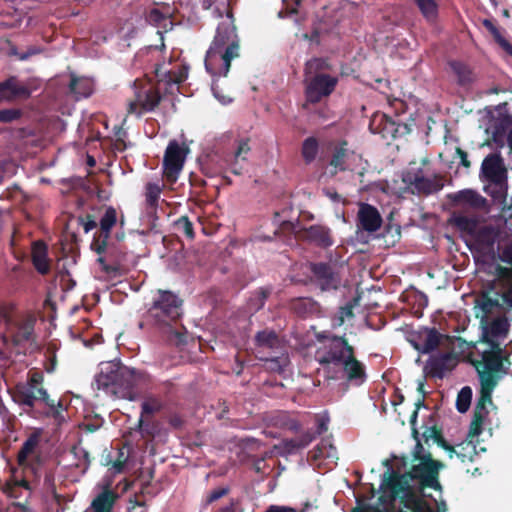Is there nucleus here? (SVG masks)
Listing matches in <instances>:
<instances>
[{
	"mask_svg": "<svg viewBox=\"0 0 512 512\" xmlns=\"http://www.w3.org/2000/svg\"><path fill=\"white\" fill-rule=\"evenodd\" d=\"M480 380V393L470 423V436H479L488 415L487 404L492 405V393L499 381L508 374L511 365L509 355L483 352L480 361L473 363Z\"/></svg>",
	"mask_w": 512,
	"mask_h": 512,
	"instance_id": "nucleus-1",
	"label": "nucleus"
},
{
	"mask_svg": "<svg viewBox=\"0 0 512 512\" xmlns=\"http://www.w3.org/2000/svg\"><path fill=\"white\" fill-rule=\"evenodd\" d=\"M182 304V299L175 293L159 290L147 312V318L163 340L174 346L186 343V335L182 332L184 327L180 323Z\"/></svg>",
	"mask_w": 512,
	"mask_h": 512,
	"instance_id": "nucleus-2",
	"label": "nucleus"
},
{
	"mask_svg": "<svg viewBox=\"0 0 512 512\" xmlns=\"http://www.w3.org/2000/svg\"><path fill=\"white\" fill-rule=\"evenodd\" d=\"M149 382V375L144 371L129 368L121 363H101L100 371L95 376V385L107 395L135 400L144 385Z\"/></svg>",
	"mask_w": 512,
	"mask_h": 512,
	"instance_id": "nucleus-3",
	"label": "nucleus"
},
{
	"mask_svg": "<svg viewBox=\"0 0 512 512\" xmlns=\"http://www.w3.org/2000/svg\"><path fill=\"white\" fill-rule=\"evenodd\" d=\"M239 50V39L235 29L226 24L219 25L206 53V70L212 76H227L231 61L239 57Z\"/></svg>",
	"mask_w": 512,
	"mask_h": 512,
	"instance_id": "nucleus-4",
	"label": "nucleus"
},
{
	"mask_svg": "<svg viewBox=\"0 0 512 512\" xmlns=\"http://www.w3.org/2000/svg\"><path fill=\"white\" fill-rule=\"evenodd\" d=\"M43 374L31 370L25 383H17L13 389L12 398L19 406L32 410L37 403H43L50 410L53 417H58L63 409L62 402L51 399L43 387Z\"/></svg>",
	"mask_w": 512,
	"mask_h": 512,
	"instance_id": "nucleus-5",
	"label": "nucleus"
},
{
	"mask_svg": "<svg viewBox=\"0 0 512 512\" xmlns=\"http://www.w3.org/2000/svg\"><path fill=\"white\" fill-rule=\"evenodd\" d=\"M381 489L389 493V500L399 499L401 508L396 512H433L430 505L422 498L419 489L416 490L411 483L398 478V473L388 470L383 475Z\"/></svg>",
	"mask_w": 512,
	"mask_h": 512,
	"instance_id": "nucleus-6",
	"label": "nucleus"
},
{
	"mask_svg": "<svg viewBox=\"0 0 512 512\" xmlns=\"http://www.w3.org/2000/svg\"><path fill=\"white\" fill-rule=\"evenodd\" d=\"M315 352V359L323 369L324 376H329L348 357L355 353V348L344 336L332 335Z\"/></svg>",
	"mask_w": 512,
	"mask_h": 512,
	"instance_id": "nucleus-7",
	"label": "nucleus"
},
{
	"mask_svg": "<svg viewBox=\"0 0 512 512\" xmlns=\"http://www.w3.org/2000/svg\"><path fill=\"white\" fill-rule=\"evenodd\" d=\"M443 466L442 462L432 458L431 453H427L426 459L419 461L416 465H412L409 471L404 474L398 473V478L406 480L408 483L413 480L418 481L419 492H423L426 488L441 491L442 486L439 482V472Z\"/></svg>",
	"mask_w": 512,
	"mask_h": 512,
	"instance_id": "nucleus-8",
	"label": "nucleus"
},
{
	"mask_svg": "<svg viewBox=\"0 0 512 512\" xmlns=\"http://www.w3.org/2000/svg\"><path fill=\"white\" fill-rule=\"evenodd\" d=\"M134 97L128 101L127 112L138 117L153 112L162 100L159 89L150 83L135 80L133 83Z\"/></svg>",
	"mask_w": 512,
	"mask_h": 512,
	"instance_id": "nucleus-9",
	"label": "nucleus"
},
{
	"mask_svg": "<svg viewBox=\"0 0 512 512\" xmlns=\"http://www.w3.org/2000/svg\"><path fill=\"white\" fill-rule=\"evenodd\" d=\"M402 181L412 190L413 193L429 195L440 191L443 188L440 176L434 178L425 177L422 166L416 161H411L408 168L402 173Z\"/></svg>",
	"mask_w": 512,
	"mask_h": 512,
	"instance_id": "nucleus-10",
	"label": "nucleus"
},
{
	"mask_svg": "<svg viewBox=\"0 0 512 512\" xmlns=\"http://www.w3.org/2000/svg\"><path fill=\"white\" fill-rule=\"evenodd\" d=\"M337 83L338 78L331 75H313L304 78L305 102L302 108L308 110L311 104H317L323 98L329 97L334 92Z\"/></svg>",
	"mask_w": 512,
	"mask_h": 512,
	"instance_id": "nucleus-11",
	"label": "nucleus"
},
{
	"mask_svg": "<svg viewBox=\"0 0 512 512\" xmlns=\"http://www.w3.org/2000/svg\"><path fill=\"white\" fill-rule=\"evenodd\" d=\"M189 148L185 144H179L177 140L169 141L163 157V175L173 184L181 173Z\"/></svg>",
	"mask_w": 512,
	"mask_h": 512,
	"instance_id": "nucleus-12",
	"label": "nucleus"
},
{
	"mask_svg": "<svg viewBox=\"0 0 512 512\" xmlns=\"http://www.w3.org/2000/svg\"><path fill=\"white\" fill-rule=\"evenodd\" d=\"M480 176L500 190L507 188L508 171L500 153H490L484 158Z\"/></svg>",
	"mask_w": 512,
	"mask_h": 512,
	"instance_id": "nucleus-13",
	"label": "nucleus"
},
{
	"mask_svg": "<svg viewBox=\"0 0 512 512\" xmlns=\"http://www.w3.org/2000/svg\"><path fill=\"white\" fill-rule=\"evenodd\" d=\"M369 129L373 134H379L384 140H394L404 137L411 132L407 123L396 122L384 113H375L369 123Z\"/></svg>",
	"mask_w": 512,
	"mask_h": 512,
	"instance_id": "nucleus-14",
	"label": "nucleus"
},
{
	"mask_svg": "<svg viewBox=\"0 0 512 512\" xmlns=\"http://www.w3.org/2000/svg\"><path fill=\"white\" fill-rule=\"evenodd\" d=\"M331 380H345L352 386H361L367 380L365 365L356 358L354 353L346 359L338 368L326 377Z\"/></svg>",
	"mask_w": 512,
	"mask_h": 512,
	"instance_id": "nucleus-15",
	"label": "nucleus"
},
{
	"mask_svg": "<svg viewBox=\"0 0 512 512\" xmlns=\"http://www.w3.org/2000/svg\"><path fill=\"white\" fill-rule=\"evenodd\" d=\"M36 317L33 314H25L9 322L10 342L14 347H22L26 343L36 341L35 334Z\"/></svg>",
	"mask_w": 512,
	"mask_h": 512,
	"instance_id": "nucleus-16",
	"label": "nucleus"
},
{
	"mask_svg": "<svg viewBox=\"0 0 512 512\" xmlns=\"http://www.w3.org/2000/svg\"><path fill=\"white\" fill-rule=\"evenodd\" d=\"M309 267L312 273L311 281L321 291L337 290L339 288L341 278L333 265L326 262H312Z\"/></svg>",
	"mask_w": 512,
	"mask_h": 512,
	"instance_id": "nucleus-17",
	"label": "nucleus"
},
{
	"mask_svg": "<svg viewBox=\"0 0 512 512\" xmlns=\"http://www.w3.org/2000/svg\"><path fill=\"white\" fill-rule=\"evenodd\" d=\"M117 223V212L112 206L105 209L104 214L99 221V231H97L91 242V249L98 255L104 254L108 248V240L111 230Z\"/></svg>",
	"mask_w": 512,
	"mask_h": 512,
	"instance_id": "nucleus-18",
	"label": "nucleus"
},
{
	"mask_svg": "<svg viewBox=\"0 0 512 512\" xmlns=\"http://www.w3.org/2000/svg\"><path fill=\"white\" fill-rule=\"evenodd\" d=\"M458 356L455 352H445L432 355L427 361L429 374L437 378H443L445 373L453 370L458 364Z\"/></svg>",
	"mask_w": 512,
	"mask_h": 512,
	"instance_id": "nucleus-19",
	"label": "nucleus"
},
{
	"mask_svg": "<svg viewBox=\"0 0 512 512\" xmlns=\"http://www.w3.org/2000/svg\"><path fill=\"white\" fill-rule=\"evenodd\" d=\"M494 275L497 294L508 308H512V268L497 264Z\"/></svg>",
	"mask_w": 512,
	"mask_h": 512,
	"instance_id": "nucleus-20",
	"label": "nucleus"
},
{
	"mask_svg": "<svg viewBox=\"0 0 512 512\" xmlns=\"http://www.w3.org/2000/svg\"><path fill=\"white\" fill-rule=\"evenodd\" d=\"M31 91L22 84L16 76H9L4 81H0V98L2 102H12L16 99H27Z\"/></svg>",
	"mask_w": 512,
	"mask_h": 512,
	"instance_id": "nucleus-21",
	"label": "nucleus"
},
{
	"mask_svg": "<svg viewBox=\"0 0 512 512\" xmlns=\"http://www.w3.org/2000/svg\"><path fill=\"white\" fill-rule=\"evenodd\" d=\"M357 220L358 227L369 233L378 231L383 223L378 209L368 203L360 204Z\"/></svg>",
	"mask_w": 512,
	"mask_h": 512,
	"instance_id": "nucleus-22",
	"label": "nucleus"
},
{
	"mask_svg": "<svg viewBox=\"0 0 512 512\" xmlns=\"http://www.w3.org/2000/svg\"><path fill=\"white\" fill-rule=\"evenodd\" d=\"M254 343L258 349V353L264 350H270L273 354L284 351L283 341L272 329L258 331L254 337Z\"/></svg>",
	"mask_w": 512,
	"mask_h": 512,
	"instance_id": "nucleus-23",
	"label": "nucleus"
},
{
	"mask_svg": "<svg viewBox=\"0 0 512 512\" xmlns=\"http://www.w3.org/2000/svg\"><path fill=\"white\" fill-rule=\"evenodd\" d=\"M303 237L321 248H328L334 244L330 228L324 225L316 224L303 229Z\"/></svg>",
	"mask_w": 512,
	"mask_h": 512,
	"instance_id": "nucleus-24",
	"label": "nucleus"
},
{
	"mask_svg": "<svg viewBox=\"0 0 512 512\" xmlns=\"http://www.w3.org/2000/svg\"><path fill=\"white\" fill-rule=\"evenodd\" d=\"M421 344H417L415 348L423 354L434 351L443 339L448 340L449 336L440 333L435 327L424 328L419 332Z\"/></svg>",
	"mask_w": 512,
	"mask_h": 512,
	"instance_id": "nucleus-25",
	"label": "nucleus"
},
{
	"mask_svg": "<svg viewBox=\"0 0 512 512\" xmlns=\"http://www.w3.org/2000/svg\"><path fill=\"white\" fill-rule=\"evenodd\" d=\"M155 75L159 82L166 84H180L188 77V67L186 65H178L177 67L167 70L165 64H158L155 68Z\"/></svg>",
	"mask_w": 512,
	"mask_h": 512,
	"instance_id": "nucleus-26",
	"label": "nucleus"
},
{
	"mask_svg": "<svg viewBox=\"0 0 512 512\" xmlns=\"http://www.w3.org/2000/svg\"><path fill=\"white\" fill-rule=\"evenodd\" d=\"M452 201L456 205H467L476 210H482L487 207V199L471 189H465L457 192L452 196Z\"/></svg>",
	"mask_w": 512,
	"mask_h": 512,
	"instance_id": "nucleus-27",
	"label": "nucleus"
},
{
	"mask_svg": "<svg viewBox=\"0 0 512 512\" xmlns=\"http://www.w3.org/2000/svg\"><path fill=\"white\" fill-rule=\"evenodd\" d=\"M119 498L117 492L106 486L91 502L93 512H112Z\"/></svg>",
	"mask_w": 512,
	"mask_h": 512,
	"instance_id": "nucleus-28",
	"label": "nucleus"
},
{
	"mask_svg": "<svg viewBox=\"0 0 512 512\" xmlns=\"http://www.w3.org/2000/svg\"><path fill=\"white\" fill-rule=\"evenodd\" d=\"M448 67L456 78L459 86H468L475 80L472 68L465 62L459 60L448 61Z\"/></svg>",
	"mask_w": 512,
	"mask_h": 512,
	"instance_id": "nucleus-29",
	"label": "nucleus"
},
{
	"mask_svg": "<svg viewBox=\"0 0 512 512\" xmlns=\"http://www.w3.org/2000/svg\"><path fill=\"white\" fill-rule=\"evenodd\" d=\"M290 309L301 318L310 317L319 312V304L310 297L292 299Z\"/></svg>",
	"mask_w": 512,
	"mask_h": 512,
	"instance_id": "nucleus-30",
	"label": "nucleus"
},
{
	"mask_svg": "<svg viewBox=\"0 0 512 512\" xmlns=\"http://www.w3.org/2000/svg\"><path fill=\"white\" fill-rule=\"evenodd\" d=\"M32 262L35 269L42 275L50 270V264L47 259V247L41 242H34L32 245Z\"/></svg>",
	"mask_w": 512,
	"mask_h": 512,
	"instance_id": "nucleus-31",
	"label": "nucleus"
},
{
	"mask_svg": "<svg viewBox=\"0 0 512 512\" xmlns=\"http://www.w3.org/2000/svg\"><path fill=\"white\" fill-rule=\"evenodd\" d=\"M69 89L76 99L87 98L93 93L94 84L90 78L72 76Z\"/></svg>",
	"mask_w": 512,
	"mask_h": 512,
	"instance_id": "nucleus-32",
	"label": "nucleus"
},
{
	"mask_svg": "<svg viewBox=\"0 0 512 512\" xmlns=\"http://www.w3.org/2000/svg\"><path fill=\"white\" fill-rule=\"evenodd\" d=\"M249 138H241L237 141V147L233 155V161L231 162V172L235 175L242 173L243 167L239 165V161H246L248 154L251 151L249 145Z\"/></svg>",
	"mask_w": 512,
	"mask_h": 512,
	"instance_id": "nucleus-33",
	"label": "nucleus"
},
{
	"mask_svg": "<svg viewBox=\"0 0 512 512\" xmlns=\"http://www.w3.org/2000/svg\"><path fill=\"white\" fill-rule=\"evenodd\" d=\"M348 143L346 140L340 141L333 149L329 165L337 171L346 170V159L348 156Z\"/></svg>",
	"mask_w": 512,
	"mask_h": 512,
	"instance_id": "nucleus-34",
	"label": "nucleus"
},
{
	"mask_svg": "<svg viewBox=\"0 0 512 512\" xmlns=\"http://www.w3.org/2000/svg\"><path fill=\"white\" fill-rule=\"evenodd\" d=\"M259 360L265 362V368L268 371L271 372H277L282 373L284 371V368L289 363L288 355L285 354L283 351L274 354L269 357H263V356H257Z\"/></svg>",
	"mask_w": 512,
	"mask_h": 512,
	"instance_id": "nucleus-35",
	"label": "nucleus"
},
{
	"mask_svg": "<svg viewBox=\"0 0 512 512\" xmlns=\"http://www.w3.org/2000/svg\"><path fill=\"white\" fill-rule=\"evenodd\" d=\"M329 69L330 64L327 59L317 57L312 58L305 63L304 78H308L313 75H327L324 72Z\"/></svg>",
	"mask_w": 512,
	"mask_h": 512,
	"instance_id": "nucleus-36",
	"label": "nucleus"
},
{
	"mask_svg": "<svg viewBox=\"0 0 512 512\" xmlns=\"http://www.w3.org/2000/svg\"><path fill=\"white\" fill-rule=\"evenodd\" d=\"M451 223L461 232L468 234L475 233L478 225L476 218L457 213H453Z\"/></svg>",
	"mask_w": 512,
	"mask_h": 512,
	"instance_id": "nucleus-37",
	"label": "nucleus"
},
{
	"mask_svg": "<svg viewBox=\"0 0 512 512\" xmlns=\"http://www.w3.org/2000/svg\"><path fill=\"white\" fill-rule=\"evenodd\" d=\"M39 444V436L37 434H31L22 444L18 454L17 462L20 466L27 463L28 457L35 451Z\"/></svg>",
	"mask_w": 512,
	"mask_h": 512,
	"instance_id": "nucleus-38",
	"label": "nucleus"
},
{
	"mask_svg": "<svg viewBox=\"0 0 512 512\" xmlns=\"http://www.w3.org/2000/svg\"><path fill=\"white\" fill-rule=\"evenodd\" d=\"M319 152V142L314 136L306 138L301 147V155L305 164H311L317 157Z\"/></svg>",
	"mask_w": 512,
	"mask_h": 512,
	"instance_id": "nucleus-39",
	"label": "nucleus"
},
{
	"mask_svg": "<svg viewBox=\"0 0 512 512\" xmlns=\"http://www.w3.org/2000/svg\"><path fill=\"white\" fill-rule=\"evenodd\" d=\"M476 436H470V430L467 434V440L457 445L456 456L462 463L473 461V456L476 453V446L473 444V439Z\"/></svg>",
	"mask_w": 512,
	"mask_h": 512,
	"instance_id": "nucleus-40",
	"label": "nucleus"
},
{
	"mask_svg": "<svg viewBox=\"0 0 512 512\" xmlns=\"http://www.w3.org/2000/svg\"><path fill=\"white\" fill-rule=\"evenodd\" d=\"M476 240L482 250L493 251L497 233L492 228L484 227L478 232Z\"/></svg>",
	"mask_w": 512,
	"mask_h": 512,
	"instance_id": "nucleus-41",
	"label": "nucleus"
},
{
	"mask_svg": "<svg viewBox=\"0 0 512 512\" xmlns=\"http://www.w3.org/2000/svg\"><path fill=\"white\" fill-rule=\"evenodd\" d=\"M161 192L162 187L159 184L153 182H149L146 184L145 197L148 209L154 212L157 210Z\"/></svg>",
	"mask_w": 512,
	"mask_h": 512,
	"instance_id": "nucleus-42",
	"label": "nucleus"
},
{
	"mask_svg": "<svg viewBox=\"0 0 512 512\" xmlns=\"http://www.w3.org/2000/svg\"><path fill=\"white\" fill-rule=\"evenodd\" d=\"M271 292L272 290L269 287H261L257 289L249 299V309L255 312L262 309Z\"/></svg>",
	"mask_w": 512,
	"mask_h": 512,
	"instance_id": "nucleus-43",
	"label": "nucleus"
},
{
	"mask_svg": "<svg viewBox=\"0 0 512 512\" xmlns=\"http://www.w3.org/2000/svg\"><path fill=\"white\" fill-rule=\"evenodd\" d=\"M422 15L429 21L438 16V4L435 0H414Z\"/></svg>",
	"mask_w": 512,
	"mask_h": 512,
	"instance_id": "nucleus-44",
	"label": "nucleus"
},
{
	"mask_svg": "<svg viewBox=\"0 0 512 512\" xmlns=\"http://www.w3.org/2000/svg\"><path fill=\"white\" fill-rule=\"evenodd\" d=\"M472 400V389L470 386H464L458 393L456 399V408L458 412L465 413L468 411Z\"/></svg>",
	"mask_w": 512,
	"mask_h": 512,
	"instance_id": "nucleus-45",
	"label": "nucleus"
},
{
	"mask_svg": "<svg viewBox=\"0 0 512 512\" xmlns=\"http://www.w3.org/2000/svg\"><path fill=\"white\" fill-rule=\"evenodd\" d=\"M509 331V323L505 317L494 319L489 327L488 333L492 337L506 336Z\"/></svg>",
	"mask_w": 512,
	"mask_h": 512,
	"instance_id": "nucleus-46",
	"label": "nucleus"
},
{
	"mask_svg": "<svg viewBox=\"0 0 512 512\" xmlns=\"http://www.w3.org/2000/svg\"><path fill=\"white\" fill-rule=\"evenodd\" d=\"M173 226L178 233L183 234L188 239H193L195 237L193 224L187 216L179 217L174 221Z\"/></svg>",
	"mask_w": 512,
	"mask_h": 512,
	"instance_id": "nucleus-47",
	"label": "nucleus"
},
{
	"mask_svg": "<svg viewBox=\"0 0 512 512\" xmlns=\"http://www.w3.org/2000/svg\"><path fill=\"white\" fill-rule=\"evenodd\" d=\"M71 452L78 460L76 466L82 468L83 471H86L91 463L90 453L80 445L73 446Z\"/></svg>",
	"mask_w": 512,
	"mask_h": 512,
	"instance_id": "nucleus-48",
	"label": "nucleus"
},
{
	"mask_svg": "<svg viewBox=\"0 0 512 512\" xmlns=\"http://www.w3.org/2000/svg\"><path fill=\"white\" fill-rule=\"evenodd\" d=\"M17 165L13 160L5 159L0 161V184L4 180L13 177L17 173Z\"/></svg>",
	"mask_w": 512,
	"mask_h": 512,
	"instance_id": "nucleus-49",
	"label": "nucleus"
},
{
	"mask_svg": "<svg viewBox=\"0 0 512 512\" xmlns=\"http://www.w3.org/2000/svg\"><path fill=\"white\" fill-rule=\"evenodd\" d=\"M161 409H162V403L155 398H150V399L144 401L141 404V418H140L139 422L142 423V418L144 415L154 414L156 412H159Z\"/></svg>",
	"mask_w": 512,
	"mask_h": 512,
	"instance_id": "nucleus-50",
	"label": "nucleus"
},
{
	"mask_svg": "<svg viewBox=\"0 0 512 512\" xmlns=\"http://www.w3.org/2000/svg\"><path fill=\"white\" fill-rule=\"evenodd\" d=\"M481 311L483 312V317H488L493 313L495 308L501 307L499 301L497 299H492L487 295H484L481 301L478 303Z\"/></svg>",
	"mask_w": 512,
	"mask_h": 512,
	"instance_id": "nucleus-51",
	"label": "nucleus"
},
{
	"mask_svg": "<svg viewBox=\"0 0 512 512\" xmlns=\"http://www.w3.org/2000/svg\"><path fill=\"white\" fill-rule=\"evenodd\" d=\"M22 111L18 108L0 109V123H11L20 119Z\"/></svg>",
	"mask_w": 512,
	"mask_h": 512,
	"instance_id": "nucleus-52",
	"label": "nucleus"
},
{
	"mask_svg": "<svg viewBox=\"0 0 512 512\" xmlns=\"http://www.w3.org/2000/svg\"><path fill=\"white\" fill-rule=\"evenodd\" d=\"M97 262L101 265L102 270L111 275H119L121 266L118 262H115L113 264L106 263L105 257H103V254L99 255V258L97 259Z\"/></svg>",
	"mask_w": 512,
	"mask_h": 512,
	"instance_id": "nucleus-53",
	"label": "nucleus"
},
{
	"mask_svg": "<svg viewBox=\"0 0 512 512\" xmlns=\"http://www.w3.org/2000/svg\"><path fill=\"white\" fill-rule=\"evenodd\" d=\"M483 341L489 345V349L484 352H493L496 355H506L501 344L497 340L493 339L492 336L489 337L488 335H485Z\"/></svg>",
	"mask_w": 512,
	"mask_h": 512,
	"instance_id": "nucleus-54",
	"label": "nucleus"
},
{
	"mask_svg": "<svg viewBox=\"0 0 512 512\" xmlns=\"http://www.w3.org/2000/svg\"><path fill=\"white\" fill-rule=\"evenodd\" d=\"M42 51H43L42 48H40L38 46H31L25 52L20 53L13 49L12 53H13V55L17 56V58L19 60L25 61L34 55H38V54L42 53Z\"/></svg>",
	"mask_w": 512,
	"mask_h": 512,
	"instance_id": "nucleus-55",
	"label": "nucleus"
},
{
	"mask_svg": "<svg viewBox=\"0 0 512 512\" xmlns=\"http://www.w3.org/2000/svg\"><path fill=\"white\" fill-rule=\"evenodd\" d=\"M353 302L354 303L349 302L346 305L340 307V310H339L340 324H342L346 318H351L354 316L353 309H354L355 303L357 302V299H354Z\"/></svg>",
	"mask_w": 512,
	"mask_h": 512,
	"instance_id": "nucleus-56",
	"label": "nucleus"
},
{
	"mask_svg": "<svg viewBox=\"0 0 512 512\" xmlns=\"http://www.w3.org/2000/svg\"><path fill=\"white\" fill-rule=\"evenodd\" d=\"M79 222L83 226L85 233H88L97 227L96 218L91 214H87L84 217H79Z\"/></svg>",
	"mask_w": 512,
	"mask_h": 512,
	"instance_id": "nucleus-57",
	"label": "nucleus"
},
{
	"mask_svg": "<svg viewBox=\"0 0 512 512\" xmlns=\"http://www.w3.org/2000/svg\"><path fill=\"white\" fill-rule=\"evenodd\" d=\"M416 445L413 451V459L417 461H422L426 459V455L428 452H425L423 444L421 443L420 434L417 435Z\"/></svg>",
	"mask_w": 512,
	"mask_h": 512,
	"instance_id": "nucleus-58",
	"label": "nucleus"
},
{
	"mask_svg": "<svg viewBox=\"0 0 512 512\" xmlns=\"http://www.w3.org/2000/svg\"><path fill=\"white\" fill-rule=\"evenodd\" d=\"M483 26L490 32L494 40L497 41L502 37V34L496 24L489 19L483 20Z\"/></svg>",
	"mask_w": 512,
	"mask_h": 512,
	"instance_id": "nucleus-59",
	"label": "nucleus"
},
{
	"mask_svg": "<svg viewBox=\"0 0 512 512\" xmlns=\"http://www.w3.org/2000/svg\"><path fill=\"white\" fill-rule=\"evenodd\" d=\"M316 438V433L313 431H306L297 437L301 448L307 447Z\"/></svg>",
	"mask_w": 512,
	"mask_h": 512,
	"instance_id": "nucleus-60",
	"label": "nucleus"
},
{
	"mask_svg": "<svg viewBox=\"0 0 512 512\" xmlns=\"http://www.w3.org/2000/svg\"><path fill=\"white\" fill-rule=\"evenodd\" d=\"M228 493H229V489L225 488V487L215 489L209 494V496L207 498V503H212V502L226 496Z\"/></svg>",
	"mask_w": 512,
	"mask_h": 512,
	"instance_id": "nucleus-61",
	"label": "nucleus"
},
{
	"mask_svg": "<svg viewBox=\"0 0 512 512\" xmlns=\"http://www.w3.org/2000/svg\"><path fill=\"white\" fill-rule=\"evenodd\" d=\"M456 157L459 158V163L465 168H470L471 162L468 159V154L466 151L461 149L460 147L456 148Z\"/></svg>",
	"mask_w": 512,
	"mask_h": 512,
	"instance_id": "nucleus-62",
	"label": "nucleus"
},
{
	"mask_svg": "<svg viewBox=\"0 0 512 512\" xmlns=\"http://www.w3.org/2000/svg\"><path fill=\"white\" fill-rule=\"evenodd\" d=\"M438 426H426L423 433H422V439L425 443H428L430 439L433 440L435 433H437Z\"/></svg>",
	"mask_w": 512,
	"mask_h": 512,
	"instance_id": "nucleus-63",
	"label": "nucleus"
},
{
	"mask_svg": "<svg viewBox=\"0 0 512 512\" xmlns=\"http://www.w3.org/2000/svg\"><path fill=\"white\" fill-rule=\"evenodd\" d=\"M265 512H297V510L289 506L270 505Z\"/></svg>",
	"mask_w": 512,
	"mask_h": 512,
	"instance_id": "nucleus-64",
	"label": "nucleus"
}]
</instances>
